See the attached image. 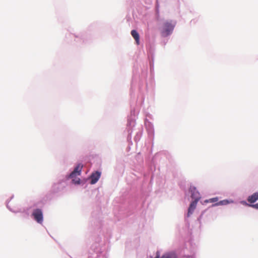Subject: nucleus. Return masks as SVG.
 Masks as SVG:
<instances>
[{
    "mask_svg": "<svg viewBox=\"0 0 258 258\" xmlns=\"http://www.w3.org/2000/svg\"><path fill=\"white\" fill-rule=\"evenodd\" d=\"M249 207H252L254 209L258 210V203L255 204H251L249 205Z\"/></svg>",
    "mask_w": 258,
    "mask_h": 258,
    "instance_id": "obj_23",
    "label": "nucleus"
},
{
    "mask_svg": "<svg viewBox=\"0 0 258 258\" xmlns=\"http://www.w3.org/2000/svg\"><path fill=\"white\" fill-rule=\"evenodd\" d=\"M68 35L70 37L74 38V40L79 44L86 43L91 38V35L86 31L77 34L69 33Z\"/></svg>",
    "mask_w": 258,
    "mask_h": 258,
    "instance_id": "obj_3",
    "label": "nucleus"
},
{
    "mask_svg": "<svg viewBox=\"0 0 258 258\" xmlns=\"http://www.w3.org/2000/svg\"><path fill=\"white\" fill-rule=\"evenodd\" d=\"M177 256L174 252L165 253L162 255V258H177Z\"/></svg>",
    "mask_w": 258,
    "mask_h": 258,
    "instance_id": "obj_17",
    "label": "nucleus"
},
{
    "mask_svg": "<svg viewBox=\"0 0 258 258\" xmlns=\"http://www.w3.org/2000/svg\"><path fill=\"white\" fill-rule=\"evenodd\" d=\"M148 71L147 68L142 71L141 75L140 76V86L141 84L146 82V78L147 77ZM141 87L140 86V88Z\"/></svg>",
    "mask_w": 258,
    "mask_h": 258,
    "instance_id": "obj_14",
    "label": "nucleus"
},
{
    "mask_svg": "<svg viewBox=\"0 0 258 258\" xmlns=\"http://www.w3.org/2000/svg\"><path fill=\"white\" fill-rule=\"evenodd\" d=\"M218 198L217 197H216V198H211V199H210L209 200H206L205 201V203H215V202H218Z\"/></svg>",
    "mask_w": 258,
    "mask_h": 258,
    "instance_id": "obj_21",
    "label": "nucleus"
},
{
    "mask_svg": "<svg viewBox=\"0 0 258 258\" xmlns=\"http://www.w3.org/2000/svg\"><path fill=\"white\" fill-rule=\"evenodd\" d=\"M132 90H133V83L132 84V86H131V91H132Z\"/></svg>",
    "mask_w": 258,
    "mask_h": 258,
    "instance_id": "obj_26",
    "label": "nucleus"
},
{
    "mask_svg": "<svg viewBox=\"0 0 258 258\" xmlns=\"http://www.w3.org/2000/svg\"><path fill=\"white\" fill-rule=\"evenodd\" d=\"M136 124V119L135 115V111L132 110L131 111V115L128 116L126 130L128 133L127 138L129 139L133 132V128Z\"/></svg>",
    "mask_w": 258,
    "mask_h": 258,
    "instance_id": "obj_4",
    "label": "nucleus"
},
{
    "mask_svg": "<svg viewBox=\"0 0 258 258\" xmlns=\"http://www.w3.org/2000/svg\"><path fill=\"white\" fill-rule=\"evenodd\" d=\"M66 178L60 180L58 182L54 183L51 186L50 193L46 195L47 199H51L53 195L59 194L67 186Z\"/></svg>",
    "mask_w": 258,
    "mask_h": 258,
    "instance_id": "obj_1",
    "label": "nucleus"
},
{
    "mask_svg": "<svg viewBox=\"0 0 258 258\" xmlns=\"http://www.w3.org/2000/svg\"><path fill=\"white\" fill-rule=\"evenodd\" d=\"M258 200V192L253 194L252 195L249 196L247 198V201L251 203H254Z\"/></svg>",
    "mask_w": 258,
    "mask_h": 258,
    "instance_id": "obj_16",
    "label": "nucleus"
},
{
    "mask_svg": "<svg viewBox=\"0 0 258 258\" xmlns=\"http://www.w3.org/2000/svg\"><path fill=\"white\" fill-rule=\"evenodd\" d=\"M198 202V201H194L190 203L188 209L187 217H189L193 213L197 207Z\"/></svg>",
    "mask_w": 258,
    "mask_h": 258,
    "instance_id": "obj_13",
    "label": "nucleus"
},
{
    "mask_svg": "<svg viewBox=\"0 0 258 258\" xmlns=\"http://www.w3.org/2000/svg\"><path fill=\"white\" fill-rule=\"evenodd\" d=\"M40 204H43L40 202ZM39 203H34L33 206V210L31 214V218L39 224H42L44 221L43 210L41 207H39Z\"/></svg>",
    "mask_w": 258,
    "mask_h": 258,
    "instance_id": "obj_2",
    "label": "nucleus"
},
{
    "mask_svg": "<svg viewBox=\"0 0 258 258\" xmlns=\"http://www.w3.org/2000/svg\"><path fill=\"white\" fill-rule=\"evenodd\" d=\"M175 23L173 21H167L162 25V36L170 35L175 26Z\"/></svg>",
    "mask_w": 258,
    "mask_h": 258,
    "instance_id": "obj_5",
    "label": "nucleus"
},
{
    "mask_svg": "<svg viewBox=\"0 0 258 258\" xmlns=\"http://www.w3.org/2000/svg\"><path fill=\"white\" fill-rule=\"evenodd\" d=\"M13 198H14V196L13 195V196L10 198V199L7 200L6 201V205L7 204V203H8V204H9V203H10V201H11L13 199Z\"/></svg>",
    "mask_w": 258,
    "mask_h": 258,
    "instance_id": "obj_25",
    "label": "nucleus"
},
{
    "mask_svg": "<svg viewBox=\"0 0 258 258\" xmlns=\"http://www.w3.org/2000/svg\"><path fill=\"white\" fill-rule=\"evenodd\" d=\"M92 248L94 250V252H96L97 253L100 252V250L98 249V248L96 247H95L94 245L92 246Z\"/></svg>",
    "mask_w": 258,
    "mask_h": 258,
    "instance_id": "obj_24",
    "label": "nucleus"
},
{
    "mask_svg": "<svg viewBox=\"0 0 258 258\" xmlns=\"http://www.w3.org/2000/svg\"><path fill=\"white\" fill-rule=\"evenodd\" d=\"M7 208L12 212L14 213H22L24 214V215L23 217L25 218H27L29 216V210L31 208H33L32 206L29 208H26L23 209V210H22L21 209H19L17 210H14L12 208H11L9 206H8V203L7 204Z\"/></svg>",
    "mask_w": 258,
    "mask_h": 258,
    "instance_id": "obj_8",
    "label": "nucleus"
},
{
    "mask_svg": "<svg viewBox=\"0 0 258 258\" xmlns=\"http://www.w3.org/2000/svg\"><path fill=\"white\" fill-rule=\"evenodd\" d=\"M101 175V172L99 170L92 172L88 177L90 183L91 184H94L96 183L100 178Z\"/></svg>",
    "mask_w": 258,
    "mask_h": 258,
    "instance_id": "obj_7",
    "label": "nucleus"
},
{
    "mask_svg": "<svg viewBox=\"0 0 258 258\" xmlns=\"http://www.w3.org/2000/svg\"><path fill=\"white\" fill-rule=\"evenodd\" d=\"M83 167V164L82 163H78L77 164L73 171L66 175V179L69 180L71 178L76 177L77 175H81Z\"/></svg>",
    "mask_w": 258,
    "mask_h": 258,
    "instance_id": "obj_6",
    "label": "nucleus"
},
{
    "mask_svg": "<svg viewBox=\"0 0 258 258\" xmlns=\"http://www.w3.org/2000/svg\"><path fill=\"white\" fill-rule=\"evenodd\" d=\"M232 202V201L230 202L227 200H224L221 201L218 203H216L213 206H220V205H227Z\"/></svg>",
    "mask_w": 258,
    "mask_h": 258,
    "instance_id": "obj_18",
    "label": "nucleus"
},
{
    "mask_svg": "<svg viewBox=\"0 0 258 258\" xmlns=\"http://www.w3.org/2000/svg\"><path fill=\"white\" fill-rule=\"evenodd\" d=\"M142 136V133L140 131H139L138 133H137L135 137V141L136 142H138L140 141L141 137Z\"/></svg>",
    "mask_w": 258,
    "mask_h": 258,
    "instance_id": "obj_20",
    "label": "nucleus"
},
{
    "mask_svg": "<svg viewBox=\"0 0 258 258\" xmlns=\"http://www.w3.org/2000/svg\"><path fill=\"white\" fill-rule=\"evenodd\" d=\"M145 125L148 132V135L150 137L152 136L154 134V127L153 124L146 119L145 120Z\"/></svg>",
    "mask_w": 258,
    "mask_h": 258,
    "instance_id": "obj_9",
    "label": "nucleus"
},
{
    "mask_svg": "<svg viewBox=\"0 0 258 258\" xmlns=\"http://www.w3.org/2000/svg\"><path fill=\"white\" fill-rule=\"evenodd\" d=\"M131 34L135 40L136 43L137 45H139L140 44V36L137 30L135 29L132 30L131 32Z\"/></svg>",
    "mask_w": 258,
    "mask_h": 258,
    "instance_id": "obj_11",
    "label": "nucleus"
},
{
    "mask_svg": "<svg viewBox=\"0 0 258 258\" xmlns=\"http://www.w3.org/2000/svg\"><path fill=\"white\" fill-rule=\"evenodd\" d=\"M105 258H107V257H106V255H105Z\"/></svg>",
    "mask_w": 258,
    "mask_h": 258,
    "instance_id": "obj_27",
    "label": "nucleus"
},
{
    "mask_svg": "<svg viewBox=\"0 0 258 258\" xmlns=\"http://www.w3.org/2000/svg\"><path fill=\"white\" fill-rule=\"evenodd\" d=\"M150 258H161L160 255V251L157 250L156 252V255L155 257H153L152 256H150Z\"/></svg>",
    "mask_w": 258,
    "mask_h": 258,
    "instance_id": "obj_22",
    "label": "nucleus"
},
{
    "mask_svg": "<svg viewBox=\"0 0 258 258\" xmlns=\"http://www.w3.org/2000/svg\"><path fill=\"white\" fill-rule=\"evenodd\" d=\"M155 18L158 21H160V4L158 0L156 2L155 8Z\"/></svg>",
    "mask_w": 258,
    "mask_h": 258,
    "instance_id": "obj_15",
    "label": "nucleus"
},
{
    "mask_svg": "<svg viewBox=\"0 0 258 258\" xmlns=\"http://www.w3.org/2000/svg\"><path fill=\"white\" fill-rule=\"evenodd\" d=\"M148 58L150 71L151 72L154 68V55L153 52L151 50L148 52Z\"/></svg>",
    "mask_w": 258,
    "mask_h": 258,
    "instance_id": "obj_12",
    "label": "nucleus"
},
{
    "mask_svg": "<svg viewBox=\"0 0 258 258\" xmlns=\"http://www.w3.org/2000/svg\"><path fill=\"white\" fill-rule=\"evenodd\" d=\"M72 182L73 183L75 184V185H80L82 183V181L80 178H76L75 177L72 178Z\"/></svg>",
    "mask_w": 258,
    "mask_h": 258,
    "instance_id": "obj_19",
    "label": "nucleus"
},
{
    "mask_svg": "<svg viewBox=\"0 0 258 258\" xmlns=\"http://www.w3.org/2000/svg\"><path fill=\"white\" fill-rule=\"evenodd\" d=\"M191 194V197L194 201H199L201 199L200 193L196 190V188L194 186H190L189 188Z\"/></svg>",
    "mask_w": 258,
    "mask_h": 258,
    "instance_id": "obj_10",
    "label": "nucleus"
}]
</instances>
